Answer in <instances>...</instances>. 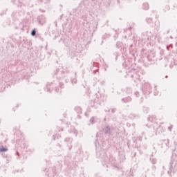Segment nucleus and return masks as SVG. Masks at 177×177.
Masks as SVG:
<instances>
[{"label": "nucleus", "instance_id": "nucleus-1", "mask_svg": "<svg viewBox=\"0 0 177 177\" xmlns=\"http://www.w3.org/2000/svg\"><path fill=\"white\" fill-rule=\"evenodd\" d=\"M0 151H8V149L5 147L0 148Z\"/></svg>", "mask_w": 177, "mask_h": 177}, {"label": "nucleus", "instance_id": "nucleus-2", "mask_svg": "<svg viewBox=\"0 0 177 177\" xmlns=\"http://www.w3.org/2000/svg\"><path fill=\"white\" fill-rule=\"evenodd\" d=\"M35 34H36L35 30H32V35H33V36H34V35H35Z\"/></svg>", "mask_w": 177, "mask_h": 177}]
</instances>
